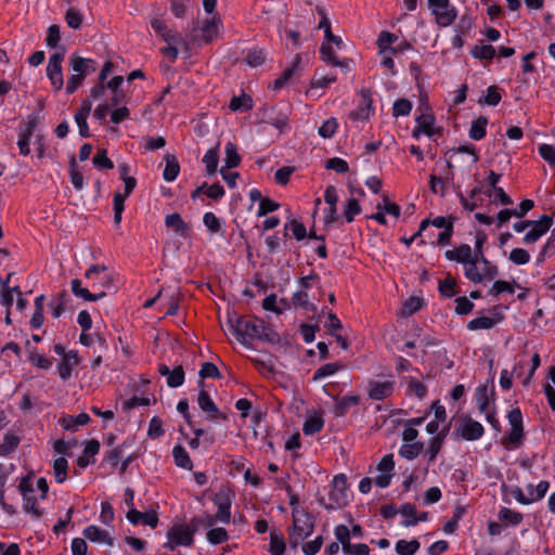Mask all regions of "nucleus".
I'll return each instance as SVG.
<instances>
[{"instance_id": "3", "label": "nucleus", "mask_w": 555, "mask_h": 555, "mask_svg": "<svg viewBox=\"0 0 555 555\" xmlns=\"http://www.w3.org/2000/svg\"><path fill=\"white\" fill-rule=\"evenodd\" d=\"M235 496L234 491L229 486H222L219 491L214 495L212 502L217 505L218 509L216 518L222 524H229L231 519V505Z\"/></svg>"}, {"instance_id": "42", "label": "nucleus", "mask_w": 555, "mask_h": 555, "mask_svg": "<svg viewBox=\"0 0 555 555\" xmlns=\"http://www.w3.org/2000/svg\"><path fill=\"white\" fill-rule=\"evenodd\" d=\"M67 468H68V463L65 457L61 456V457H57L54 460L53 472H54L55 481L57 483H62L66 480Z\"/></svg>"}, {"instance_id": "33", "label": "nucleus", "mask_w": 555, "mask_h": 555, "mask_svg": "<svg viewBox=\"0 0 555 555\" xmlns=\"http://www.w3.org/2000/svg\"><path fill=\"white\" fill-rule=\"evenodd\" d=\"M253 107V99L250 95L246 94V93H243L238 96L234 95L230 103H229V108L231 111H241V112H247L249 109H251Z\"/></svg>"}, {"instance_id": "52", "label": "nucleus", "mask_w": 555, "mask_h": 555, "mask_svg": "<svg viewBox=\"0 0 555 555\" xmlns=\"http://www.w3.org/2000/svg\"><path fill=\"white\" fill-rule=\"evenodd\" d=\"M184 370L182 365H177L170 371L167 377V385L171 388L180 387L184 383Z\"/></svg>"}, {"instance_id": "20", "label": "nucleus", "mask_w": 555, "mask_h": 555, "mask_svg": "<svg viewBox=\"0 0 555 555\" xmlns=\"http://www.w3.org/2000/svg\"><path fill=\"white\" fill-rule=\"evenodd\" d=\"M70 286L73 294L86 301H98L106 296V293L103 291L99 293H91L88 288L81 286V281L78 279L72 280Z\"/></svg>"}, {"instance_id": "5", "label": "nucleus", "mask_w": 555, "mask_h": 555, "mask_svg": "<svg viewBox=\"0 0 555 555\" xmlns=\"http://www.w3.org/2000/svg\"><path fill=\"white\" fill-rule=\"evenodd\" d=\"M257 115L261 122L275 127L280 132H284L288 128V114L275 105H263Z\"/></svg>"}, {"instance_id": "18", "label": "nucleus", "mask_w": 555, "mask_h": 555, "mask_svg": "<svg viewBox=\"0 0 555 555\" xmlns=\"http://www.w3.org/2000/svg\"><path fill=\"white\" fill-rule=\"evenodd\" d=\"M165 225L183 237L188 236L191 230L190 224L178 212L167 215L165 217Z\"/></svg>"}, {"instance_id": "31", "label": "nucleus", "mask_w": 555, "mask_h": 555, "mask_svg": "<svg viewBox=\"0 0 555 555\" xmlns=\"http://www.w3.org/2000/svg\"><path fill=\"white\" fill-rule=\"evenodd\" d=\"M498 518L500 521L512 526H518L524 520V516L521 513L513 511L507 507H502L499 511Z\"/></svg>"}, {"instance_id": "40", "label": "nucleus", "mask_w": 555, "mask_h": 555, "mask_svg": "<svg viewBox=\"0 0 555 555\" xmlns=\"http://www.w3.org/2000/svg\"><path fill=\"white\" fill-rule=\"evenodd\" d=\"M435 116L433 114H422L416 118L418 131H423L424 134L431 137L435 134L434 129Z\"/></svg>"}, {"instance_id": "1", "label": "nucleus", "mask_w": 555, "mask_h": 555, "mask_svg": "<svg viewBox=\"0 0 555 555\" xmlns=\"http://www.w3.org/2000/svg\"><path fill=\"white\" fill-rule=\"evenodd\" d=\"M228 324L235 338L243 345L247 339H257L264 327V321L251 315H237L233 313L228 318Z\"/></svg>"}, {"instance_id": "6", "label": "nucleus", "mask_w": 555, "mask_h": 555, "mask_svg": "<svg viewBox=\"0 0 555 555\" xmlns=\"http://www.w3.org/2000/svg\"><path fill=\"white\" fill-rule=\"evenodd\" d=\"M428 5L440 27L450 26L457 16L456 9L450 4L449 0H428Z\"/></svg>"}, {"instance_id": "10", "label": "nucleus", "mask_w": 555, "mask_h": 555, "mask_svg": "<svg viewBox=\"0 0 555 555\" xmlns=\"http://www.w3.org/2000/svg\"><path fill=\"white\" fill-rule=\"evenodd\" d=\"M358 94L360 96V103L357 109L350 112L349 118L352 120H367L371 112L373 111L372 91L370 89L362 88Z\"/></svg>"}, {"instance_id": "59", "label": "nucleus", "mask_w": 555, "mask_h": 555, "mask_svg": "<svg viewBox=\"0 0 555 555\" xmlns=\"http://www.w3.org/2000/svg\"><path fill=\"white\" fill-rule=\"evenodd\" d=\"M412 103L408 99H398L392 105L393 117L408 116L411 113Z\"/></svg>"}, {"instance_id": "9", "label": "nucleus", "mask_w": 555, "mask_h": 555, "mask_svg": "<svg viewBox=\"0 0 555 555\" xmlns=\"http://www.w3.org/2000/svg\"><path fill=\"white\" fill-rule=\"evenodd\" d=\"M293 516V528L295 531L300 533L307 531V537H310L315 527V518L312 514L304 508L294 507Z\"/></svg>"}, {"instance_id": "41", "label": "nucleus", "mask_w": 555, "mask_h": 555, "mask_svg": "<svg viewBox=\"0 0 555 555\" xmlns=\"http://www.w3.org/2000/svg\"><path fill=\"white\" fill-rule=\"evenodd\" d=\"M421 547V543L413 539L411 541L399 540L396 543V552L399 555H414Z\"/></svg>"}, {"instance_id": "22", "label": "nucleus", "mask_w": 555, "mask_h": 555, "mask_svg": "<svg viewBox=\"0 0 555 555\" xmlns=\"http://www.w3.org/2000/svg\"><path fill=\"white\" fill-rule=\"evenodd\" d=\"M198 387L201 388L197 398L199 409L203 412L207 413L208 415H210L211 413H218V406L210 398L209 393L203 389L204 382L202 379L198 382Z\"/></svg>"}, {"instance_id": "25", "label": "nucleus", "mask_w": 555, "mask_h": 555, "mask_svg": "<svg viewBox=\"0 0 555 555\" xmlns=\"http://www.w3.org/2000/svg\"><path fill=\"white\" fill-rule=\"evenodd\" d=\"M320 54H321V60L327 64H331L332 66L344 67L347 65L348 59H345L343 61L338 60L334 54V50H333L332 46L328 43L323 42L321 44Z\"/></svg>"}, {"instance_id": "37", "label": "nucleus", "mask_w": 555, "mask_h": 555, "mask_svg": "<svg viewBox=\"0 0 555 555\" xmlns=\"http://www.w3.org/2000/svg\"><path fill=\"white\" fill-rule=\"evenodd\" d=\"M398 41V36L383 30L377 38L376 44L380 54H386L395 42Z\"/></svg>"}, {"instance_id": "39", "label": "nucleus", "mask_w": 555, "mask_h": 555, "mask_svg": "<svg viewBox=\"0 0 555 555\" xmlns=\"http://www.w3.org/2000/svg\"><path fill=\"white\" fill-rule=\"evenodd\" d=\"M444 441V434L443 435H436L433 437L429 441V446L425 452V456L427 457L428 463H433L438 453L440 452L442 444Z\"/></svg>"}, {"instance_id": "50", "label": "nucleus", "mask_w": 555, "mask_h": 555, "mask_svg": "<svg viewBox=\"0 0 555 555\" xmlns=\"http://www.w3.org/2000/svg\"><path fill=\"white\" fill-rule=\"evenodd\" d=\"M69 176L74 188L81 190L83 188V177L82 173L77 170V163L74 155L69 158Z\"/></svg>"}, {"instance_id": "57", "label": "nucleus", "mask_w": 555, "mask_h": 555, "mask_svg": "<svg viewBox=\"0 0 555 555\" xmlns=\"http://www.w3.org/2000/svg\"><path fill=\"white\" fill-rule=\"evenodd\" d=\"M128 196L121 193H115L113 205H114V222L119 224L121 222V214L125 209V201Z\"/></svg>"}, {"instance_id": "55", "label": "nucleus", "mask_w": 555, "mask_h": 555, "mask_svg": "<svg viewBox=\"0 0 555 555\" xmlns=\"http://www.w3.org/2000/svg\"><path fill=\"white\" fill-rule=\"evenodd\" d=\"M361 206L358 199L350 198L348 199L345 208H344V217L347 222H352L354 217L361 212Z\"/></svg>"}, {"instance_id": "27", "label": "nucleus", "mask_w": 555, "mask_h": 555, "mask_svg": "<svg viewBox=\"0 0 555 555\" xmlns=\"http://www.w3.org/2000/svg\"><path fill=\"white\" fill-rule=\"evenodd\" d=\"M346 367V364L340 362V361H336V362H331V363H326V364H323L321 365L313 374V380H319V379H322L326 376H330V375H333L339 371H343L344 369Z\"/></svg>"}, {"instance_id": "44", "label": "nucleus", "mask_w": 555, "mask_h": 555, "mask_svg": "<svg viewBox=\"0 0 555 555\" xmlns=\"http://www.w3.org/2000/svg\"><path fill=\"white\" fill-rule=\"evenodd\" d=\"M337 77L335 75H322L320 69L314 72V75L310 81V87L314 88H327L331 83L335 82Z\"/></svg>"}, {"instance_id": "12", "label": "nucleus", "mask_w": 555, "mask_h": 555, "mask_svg": "<svg viewBox=\"0 0 555 555\" xmlns=\"http://www.w3.org/2000/svg\"><path fill=\"white\" fill-rule=\"evenodd\" d=\"M461 437L467 441H475L482 437L485 429L483 426L473 420L469 416H464L462 420V426H461Z\"/></svg>"}, {"instance_id": "21", "label": "nucleus", "mask_w": 555, "mask_h": 555, "mask_svg": "<svg viewBox=\"0 0 555 555\" xmlns=\"http://www.w3.org/2000/svg\"><path fill=\"white\" fill-rule=\"evenodd\" d=\"M90 416L87 413H80L76 416L65 415L59 420V424L68 431H76L78 426L87 425L90 422Z\"/></svg>"}, {"instance_id": "47", "label": "nucleus", "mask_w": 555, "mask_h": 555, "mask_svg": "<svg viewBox=\"0 0 555 555\" xmlns=\"http://www.w3.org/2000/svg\"><path fill=\"white\" fill-rule=\"evenodd\" d=\"M455 287H456V282L451 275H448L444 280H439L438 289L442 297H446V298L453 297L456 294Z\"/></svg>"}, {"instance_id": "17", "label": "nucleus", "mask_w": 555, "mask_h": 555, "mask_svg": "<svg viewBox=\"0 0 555 555\" xmlns=\"http://www.w3.org/2000/svg\"><path fill=\"white\" fill-rule=\"evenodd\" d=\"M334 400L336 402L333 410L334 415L343 417L351 406L360 404L361 397L359 395H350L344 396L343 398L334 397Z\"/></svg>"}, {"instance_id": "26", "label": "nucleus", "mask_w": 555, "mask_h": 555, "mask_svg": "<svg viewBox=\"0 0 555 555\" xmlns=\"http://www.w3.org/2000/svg\"><path fill=\"white\" fill-rule=\"evenodd\" d=\"M165 160H166V166H165V169L163 172V178L166 181L171 182V181L176 180V178L178 177V175L180 172V165L175 155L167 154L165 156Z\"/></svg>"}, {"instance_id": "53", "label": "nucleus", "mask_w": 555, "mask_h": 555, "mask_svg": "<svg viewBox=\"0 0 555 555\" xmlns=\"http://www.w3.org/2000/svg\"><path fill=\"white\" fill-rule=\"evenodd\" d=\"M470 53L479 60H492L495 56V49L491 44L475 46Z\"/></svg>"}, {"instance_id": "63", "label": "nucleus", "mask_w": 555, "mask_h": 555, "mask_svg": "<svg viewBox=\"0 0 555 555\" xmlns=\"http://www.w3.org/2000/svg\"><path fill=\"white\" fill-rule=\"evenodd\" d=\"M324 539L322 535L315 537L314 540L306 542L301 545V551L305 555H315L320 552Z\"/></svg>"}, {"instance_id": "7", "label": "nucleus", "mask_w": 555, "mask_h": 555, "mask_svg": "<svg viewBox=\"0 0 555 555\" xmlns=\"http://www.w3.org/2000/svg\"><path fill=\"white\" fill-rule=\"evenodd\" d=\"M64 54L65 48L63 47L61 52H55L50 56L47 66V76L55 91H60L64 85L62 73V62L64 60Z\"/></svg>"}, {"instance_id": "30", "label": "nucleus", "mask_w": 555, "mask_h": 555, "mask_svg": "<svg viewBox=\"0 0 555 555\" xmlns=\"http://www.w3.org/2000/svg\"><path fill=\"white\" fill-rule=\"evenodd\" d=\"M92 281L91 287L99 292H105L116 289L115 279L112 274H103L102 276H95Z\"/></svg>"}, {"instance_id": "60", "label": "nucleus", "mask_w": 555, "mask_h": 555, "mask_svg": "<svg viewBox=\"0 0 555 555\" xmlns=\"http://www.w3.org/2000/svg\"><path fill=\"white\" fill-rule=\"evenodd\" d=\"M245 61L250 67H258L266 61L264 52L261 49L249 50Z\"/></svg>"}, {"instance_id": "35", "label": "nucleus", "mask_w": 555, "mask_h": 555, "mask_svg": "<svg viewBox=\"0 0 555 555\" xmlns=\"http://www.w3.org/2000/svg\"><path fill=\"white\" fill-rule=\"evenodd\" d=\"M488 125V118L485 116H479L472 122L469 129V137L473 140L479 141L486 137V127Z\"/></svg>"}, {"instance_id": "58", "label": "nucleus", "mask_w": 555, "mask_h": 555, "mask_svg": "<svg viewBox=\"0 0 555 555\" xmlns=\"http://www.w3.org/2000/svg\"><path fill=\"white\" fill-rule=\"evenodd\" d=\"M337 128V119L335 117H331L322 124L318 130V133L324 139H330L335 134Z\"/></svg>"}, {"instance_id": "8", "label": "nucleus", "mask_w": 555, "mask_h": 555, "mask_svg": "<svg viewBox=\"0 0 555 555\" xmlns=\"http://www.w3.org/2000/svg\"><path fill=\"white\" fill-rule=\"evenodd\" d=\"M530 222L531 230L528 231L522 238V242L527 245L538 242L552 228L554 220L550 215H542L538 220H530Z\"/></svg>"}, {"instance_id": "16", "label": "nucleus", "mask_w": 555, "mask_h": 555, "mask_svg": "<svg viewBox=\"0 0 555 555\" xmlns=\"http://www.w3.org/2000/svg\"><path fill=\"white\" fill-rule=\"evenodd\" d=\"M82 533L85 538L91 542L105 543L109 546H113L114 544V540L109 535L108 531L101 529L95 525H90L86 527Z\"/></svg>"}, {"instance_id": "64", "label": "nucleus", "mask_w": 555, "mask_h": 555, "mask_svg": "<svg viewBox=\"0 0 555 555\" xmlns=\"http://www.w3.org/2000/svg\"><path fill=\"white\" fill-rule=\"evenodd\" d=\"M539 153L541 157L555 168V147L550 144H540Z\"/></svg>"}, {"instance_id": "49", "label": "nucleus", "mask_w": 555, "mask_h": 555, "mask_svg": "<svg viewBox=\"0 0 555 555\" xmlns=\"http://www.w3.org/2000/svg\"><path fill=\"white\" fill-rule=\"evenodd\" d=\"M292 301L295 307H300V308H304L306 310H310L313 312L317 311V306L309 302L308 294L305 291H298V292L294 293L293 297H292Z\"/></svg>"}, {"instance_id": "32", "label": "nucleus", "mask_w": 555, "mask_h": 555, "mask_svg": "<svg viewBox=\"0 0 555 555\" xmlns=\"http://www.w3.org/2000/svg\"><path fill=\"white\" fill-rule=\"evenodd\" d=\"M285 542L283 540V535L280 531L273 529L270 532V547L269 552L271 555H284L285 553Z\"/></svg>"}, {"instance_id": "4", "label": "nucleus", "mask_w": 555, "mask_h": 555, "mask_svg": "<svg viewBox=\"0 0 555 555\" xmlns=\"http://www.w3.org/2000/svg\"><path fill=\"white\" fill-rule=\"evenodd\" d=\"M508 423L511 431L506 437L504 446L506 449L518 448L524 439L522 414L519 408H514L508 412Z\"/></svg>"}, {"instance_id": "56", "label": "nucleus", "mask_w": 555, "mask_h": 555, "mask_svg": "<svg viewBox=\"0 0 555 555\" xmlns=\"http://www.w3.org/2000/svg\"><path fill=\"white\" fill-rule=\"evenodd\" d=\"M494 326V321H492L489 317H478L473 320H470L467 323V328L469 331H477V330H490Z\"/></svg>"}, {"instance_id": "54", "label": "nucleus", "mask_w": 555, "mask_h": 555, "mask_svg": "<svg viewBox=\"0 0 555 555\" xmlns=\"http://www.w3.org/2000/svg\"><path fill=\"white\" fill-rule=\"evenodd\" d=\"M207 540L209 541V543L217 545L227 542L229 540V534L224 528H211L207 532Z\"/></svg>"}, {"instance_id": "19", "label": "nucleus", "mask_w": 555, "mask_h": 555, "mask_svg": "<svg viewBox=\"0 0 555 555\" xmlns=\"http://www.w3.org/2000/svg\"><path fill=\"white\" fill-rule=\"evenodd\" d=\"M151 27L156 34L160 35L162 38L168 43L183 41L179 34L169 29L166 23L159 18H154L151 22Z\"/></svg>"}, {"instance_id": "23", "label": "nucleus", "mask_w": 555, "mask_h": 555, "mask_svg": "<svg viewBox=\"0 0 555 555\" xmlns=\"http://www.w3.org/2000/svg\"><path fill=\"white\" fill-rule=\"evenodd\" d=\"M203 163L205 164L206 173L208 176L217 173L219 164V143L206 152L203 157Z\"/></svg>"}, {"instance_id": "38", "label": "nucleus", "mask_w": 555, "mask_h": 555, "mask_svg": "<svg viewBox=\"0 0 555 555\" xmlns=\"http://www.w3.org/2000/svg\"><path fill=\"white\" fill-rule=\"evenodd\" d=\"M221 23L219 17L206 20L202 27V36L205 42H211L218 34V24Z\"/></svg>"}, {"instance_id": "29", "label": "nucleus", "mask_w": 555, "mask_h": 555, "mask_svg": "<svg viewBox=\"0 0 555 555\" xmlns=\"http://www.w3.org/2000/svg\"><path fill=\"white\" fill-rule=\"evenodd\" d=\"M225 158L224 167L227 169L236 168L241 164V156L237 152V146L233 142H228L224 147Z\"/></svg>"}, {"instance_id": "2", "label": "nucleus", "mask_w": 555, "mask_h": 555, "mask_svg": "<svg viewBox=\"0 0 555 555\" xmlns=\"http://www.w3.org/2000/svg\"><path fill=\"white\" fill-rule=\"evenodd\" d=\"M328 498L331 503L325 505V509L327 511L343 508L348 504V482L345 474L334 476Z\"/></svg>"}, {"instance_id": "48", "label": "nucleus", "mask_w": 555, "mask_h": 555, "mask_svg": "<svg viewBox=\"0 0 555 555\" xmlns=\"http://www.w3.org/2000/svg\"><path fill=\"white\" fill-rule=\"evenodd\" d=\"M423 305H424L423 298H420L416 296L409 297L403 304L402 315H404V317L412 315L413 313L421 310Z\"/></svg>"}, {"instance_id": "11", "label": "nucleus", "mask_w": 555, "mask_h": 555, "mask_svg": "<svg viewBox=\"0 0 555 555\" xmlns=\"http://www.w3.org/2000/svg\"><path fill=\"white\" fill-rule=\"evenodd\" d=\"M488 264V258L485 256L483 250L470 251V261L468 267H465V278L470 282L477 284L482 282V274L477 269V263Z\"/></svg>"}, {"instance_id": "51", "label": "nucleus", "mask_w": 555, "mask_h": 555, "mask_svg": "<svg viewBox=\"0 0 555 555\" xmlns=\"http://www.w3.org/2000/svg\"><path fill=\"white\" fill-rule=\"evenodd\" d=\"M475 397H476V401H477V405H478V411L480 413L486 412V410L488 409L489 402H490L487 385H479L476 388Z\"/></svg>"}, {"instance_id": "14", "label": "nucleus", "mask_w": 555, "mask_h": 555, "mask_svg": "<svg viewBox=\"0 0 555 555\" xmlns=\"http://www.w3.org/2000/svg\"><path fill=\"white\" fill-rule=\"evenodd\" d=\"M167 539H172V543L183 546H191L194 543V538L186 531V527L182 524H175L167 532Z\"/></svg>"}, {"instance_id": "28", "label": "nucleus", "mask_w": 555, "mask_h": 555, "mask_svg": "<svg viewBox=\"0 0 555 555\" xmlns=\"http://www.w3.org/2000/svg\"><path fill=\"white\" fill-rule=\"evenodd\" d=\"M424 450V443L421 441L403 443L399 449V455L406 460L416 459Z\"/></svg>"}, {"instance_id": "62", "label": "nucleus", "mask_w": 555, "mask_h": 555, "mask_svg": "<svg viewBox=\"0 0 555 555\" xmlns=\"http://www.w3.org/2000/svg\"><path fill=\"white\" fill-rule=\"evenodd\" d=\"M23 508L26 513L33 514V516L36 518H40L42 516V511L38 507L37 499L34 496V494L23 496Z\"/></svg>"}, {"instance_id": "15", "label": "nucleus", "mask_w": 555, "mask_h": 555, "mask_svg": "<svg viewBox=\"0 0 555 555\" xmlns=\"http://www.w3.org/2000/svg\"><path fill=\"white\" fill-rule=\"evenodd\" d=\"M69 65L75 73L83 75V77L96 70V62L94 60L85 59L77 54L70 56Z\"/></svg>"}, {"instance_id": "13", "label": "nucleus", "mask_w": 555, "mask_h": 555, "mask_svg": "<svg viewBox=\"0 0 555 555\" xmlns=\"http://www.w3.org/2000/svg\"><path fill=\"white\" fill-rule=\"evenodd\" d=\"M393 380H386V382H377V380H370L369 383V397L373 400H383L385 398H388L393 392Z\"/></svg>"}, {"instance_id": "36", "label": "nucleus", "mask_w": 555, "mask_h": 555, "mask_svg": "<svg viewBox=\"0 0 555 555\" xmlns=\"http://www.w3.org/2000/svg\"><path fill=\"white\" fill-rule=\"evenodd\" d=\"M324 421L321 414H314L306 420L302 426V431L307 436H312L322 430Z\"/></svg>"}, {"instance_id": "61", "label": "nucleus", "mask_w": 555, "mask_h": 555, "mask_svg": "<svg viewBox=\"0 0 555 555\" xmlns=\"http://www.w3.org/2000/svg\"><path fill=\"white\" fill-rule=\"evenodd\" d=\"M325 168L334 170L338 173H346L349 171V165L346 160L339 157H332L325 162Z\"/></svg>"}, {"instance_id": "45", "label": "nucleus", "mask_w": 555, "mask_h": 555, "mask_svg": "<svg viewBox=\"0 0 555 555\" xmlns=\"http://www.w3.org/2000/svg\"><path fill=\"white\" fill-rule=\"evenodd\" d=\"M92 163L94 167L100 170H111L114 168V163L107 157V151L105 149L98 150V153L93 157Z\"/></svg>"}, {"instance_id": "34", "label": "nucleus", "mask_w": 555, "mask_h": 555, "mask_svg": "<svg viewBox=\"0 0 555 555\" xmlns=\"http://www.w3.org/2000/svg\"><path fill=\"white\" fill-rule=\"evenodd\" d=\"M21 438L13 434L8 433L3 437V442L0 443V455L8 456L10 455L20 444Z\"/></svg>"}, {"instance_id": "24", "label": "nucleus", "mask_w": 555, "mask_h": 555, "mask_svg": "<svg viewBox=\"0 0 555 555\" xmlns=\"http://www.w3.org/2000/svg\"><path fill=\"white\" fill-rule=\"evenodd\" d=\"M172 456H173L175 464L178 467H181V468H184L188 470L193 469V463L190 459V455H189L188 451L184 449V447H182L181 444H177L176 447H173Z\"/></svg>"}, {"instance_id": "43", "label": "nucleus", "mask_w": 555, "mask_h": 555, "mask_svg": "<svg viewBox=\"0 0 555 555\" xmlns=\"http://www.w3.org/2000/svg\"><path fill=\"white\" fill-rule=\"evenodd\" d=\"M291 229L294 237L297 241H302L307 236V229L305 224L296 219H292L285 224L284 236H287V230Z\"/></svg>"}, {"instance_id": "46", "label": "nucleus", "mask_w": 555, "mask_h": 555, "mask_svg": "<svg viewBox=\"0 0 555 555\" xmlns=\"http://www.w3.org/2000/svg\"><path fill=\"white\" fill-rule=\"evenodd\" d=\"M502 100L500 89L496 86H490L487 89V94L478 100L479 104H487L491 106L498 105Z\"/></svg>"}]
</instances>
